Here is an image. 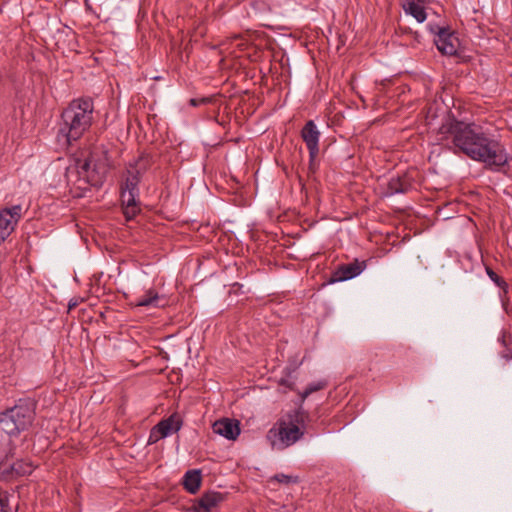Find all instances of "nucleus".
Wrapping results in <instances>:
<instances>
[{"label":"nucleus","instance_id":"1","mask_svg":"<svg viewBox=\"0 0 512 512\" xmlns=\"http://www.w3.org/2000/svg\"><path fill=\"white\" fill-rule=\"evenodd\" d=\"M439 133L442 140L450 141L454 153H463L490 168H499L508 163V155L503 146L488 137L474 123L448 118L441 125Z\"/></svg>","mask_w":512,"mask_h":512},{"label":"nucleus","instance_id":"2","mask_svg":"<svg viewBox=\"0 0 512 512\" xmlns=\"http://www.w3.org/2000/svg\"><path fill=\"white\" fill-rule=\"evenodd\" d=\"M93 112L94 105L90 99L73 100L62 112L58 141L69 145L81 138L92 125Z\"/></svg>","mask_w":512,"mask_h":512},{"label":"nucleus","instance_id":"3","mask_svg":"<svg viewBox=\"0 0 512 512\" xmlns=\"http://www.w3.org/2000/svg\"><path fill=\"white\" fill-rule=\"evenodd\" d=\"M34 416L32 406L22 401L0 413V446L9 448L12 439L32 425Z\"/></svg>","mask_w":512,"mask_h":512},{"label":"nucleus","instance_id":"4","mask_svg":"<svg viewBox=\"0 0 512 512\" xmlns=\"http://www.w3.org/2000/svg\"><path fill=\"white\" fill-rule=\"evenodd\" d=\"M304 436V415L297 410L279 419L267 433L272 448L284 450Z\"/></svg>","mask_w":512,"mask_h":512},{"label":"nucleus","instance_id":"5","mask_svg":"<svg viewBox=\"0 0 512 512\" xmlns=\"http://www.w3.org/2000/svg\"><path fill=\"white\" fill-rule=\"evenodd\" d=\"M149 165L148 157H139L127 167L126 176L121 186V201L127 219H132L140 211L138 206V184Z\"/></svg>","mask_w":512,"mask_h":512},{"label":"nucleus","instance_id":"6","mask_svg":"<svg viewBox=\"0 0 512 512\" xmlns=\"http://www.w3.org/2000/svg\"><path fill=\"white\" fill-rule=\"evenodd\" d=\"M182 427L181 417L174 413L168 418L161 420L154 426L149 435V443H155L162 438L177 433Z\"/></svg>","mask_w":512,"mask_h":512},{"label":"nucleus","instance_id":"7","mask_svg":"<svg viewBox=\"0 0 512 512\" xmlns=\"http://www.w3.org/2000/svg\"><path fill=\"white\" fill-rule=\"evenodd\" d=\"M34 465L27 460H17L11 465L0 464V480H8L13 477L26 476L33 472Z\"/></svg>","mask_w":512,"mask_h":512},{"label":"nucleus","instance_id":"8","mask_svg":"<svg viewBox=\"0 0 512 512\" xmlns=\"http://www.w3.org/2000/svg\"><path fill=\"white\" fill-rule=\"evenodd\" d=\"M435 44L437 46V49L443 55L447 56L456 55L460 46V42L457 36L447 29H440L435 39Z\"/></svg>","mask_w":512,"mask_h":512},{"label":"nucleus","instance_id":"9","mask_svg":"<svg viewBox=\"0 0 512 512\" xmlns=\"http://www.w3.org/2000/svg\"><path fill=\"white\" fill-rule=\"evenodd\" d=\"M301 136L305 142L311 158H314L319 151L318 143L320 132L318 131L314 121L309 120L301 131Z\"/></svg>","mask_w":512,"mask_h":512},{"label":"nucleus","instance_id":"10","mask_svg":"<svg viewBox=\"0 0 512 512\" xmlns=\"http://www.w3.org/2000/svg\"><path fill=\"white\" fill-rule=\"evenodd\" d=\"M213 431L228 440H235L240 434L239 422L229 418L217 420L213 424Z\"/></svg>","mask_w":512,"mask_h":512},{"label":"nucleus","instance_id":"11","mask_svg":"<svg viewBox=\"0 0 512 512\" xmlns=\"http://www.w3.org/2000/svg\"><path fill=\"white\" fill-rule=\"evenodd\" d=\"M365 267H366L365 262L364 261L360 262L358 260H354L351 263L341 265L334 272L333 280L334 281H346V280L352 279V278L358 276L359 274H361V272L365 269Z\"/></svg>","mask_w":512,"mask_h":512},{"label":"nucleus","instance_id":"12","mask_svg":"<svg viewBox=\"0 0 512 512\" xmlns=\"http://www.w3.org/2000/svg\"><path fill=\"white\" fill-rule=\"evenodd\" d=\"M221 501L222 496L220 493H206L193 506V512H212Z\"/></svg>","mask_w":512,"mask_h":512},{"label":"nucleus","instance_id":"13","mask_svg":"<svg viewBox=\"0 0 512 512\" xmlns=\"http://www.w3.org/2000/svg\"><path fill=\"white\" fill-rule=\"evenodd\" d=\"M403 9L413 16L419 23L426 20L425 0H403Z\"/></svg>","mask_w":512,"mask_h":512},{"label":"nucleus","instance_id":"14","mask_svg":"<svg viewBox=\"0 0 512 512\" xmlns=\"http://www.w3.org/2000/svg\"><path fill=\"white\" fill-rule=\"evenodd\" d=\"M166 300L163 296H160L154 289H148L143 296L135 302V306L138 307H164Z\"/></svg>","mask_w":512,"mask_h":512},{"label":"nucleus","instance_id":"15","mask_svg":"<svg viewBox=\"0 0 512 512\" xmlns=\"http://www.w3.org/2000/svg\"><path fill=\"white\" fill-rule=\"evenodd\" d=\"M184 488L191 494L196 493L201 485V473L199 470H189L183 477Z\"/></svg>","mask_w":512,"mask_h":512},{"label":"nucleus","instance_id":"16","mask_svg":"<svg viewBox=\"0 0 512 512\" xmlns=\"http://www.w3.org/2000/svg\"><path fill=\"white\" fill-rule=\"evenodd\" d=\"M410 187L406 177H392L388 182V195L405 193Z\"/></svg>","mask_w":512,"mask_h":512},{"label":"nucleus","instance_id":"17","mask_svg":"<svg viewBox=\"0 0 512 512\" xmlns=\"http://www.w3.org/2000/svg\"><path fill=\"white\" fill-rule=\"evenodd\" d=\"M325 385L326 383L322 381L308 385L307 388L300 394L301 399L305 400L311 393L323 389Z\"/></svg>","mask_w":512,"mask_h":512},{"label":"nucleus","instance_id":"18","mask_svg":"<svg viewBox=\"0 0 512 512\" xmlns=\"http://www.w3.org/2000/svg\"><path fill=\"white\" fill-rule=\"evenodd\" d=\"M271 480L277 481L278 483H282V484H290V483H297L298 477L281 473V474H276L273 478H271Z\"/></svg>","mask_w":512,"mask_h":512},{"label":"nucleus","instance_id":"19","mask_svg":"<svg viewBox=\"0 0 512 512\" xmlns=\"http://www.w3.org/2000/svg\"><path fill=\"white\" fill-rule=\"evenodd\" d=\"M487 274L490 277L491 280H493L495 283L500 285V278L499 276L491 269L487 268Z\"/></svg>","mask_w":512,"mask_h":512},{"label":"nucleus","instance_id":"20","mask_svg":"<svg viewBox=\"0 0 512 512\" xmlns=\"http://www.w3.org/2000/svg\"><path fill=\"white\" fill-rule=\"evenodd\" d=\"M204 102H206V100H205V99H200V100H197V99H191V100H190V104H191L192 106H197V105H199L200 103H204Z\"/></svg>","mask_w":512,"mask_h":512},{"label":"nucleus","instance_id":"21","mask_svg":"<svg viewBox=\"0 0 512 512\" xmlns=\"http://www.w3.org/2000/svg\"><path fill=\"white\" fill-rule=\"evenodd\" d=\"M0 512H4V502L0 500Z\"/></svg>","mask_w":512,"mask_h":512},{"label":"nucleus","instance_id":"22","mask_svg":"<svg viewBox=\"0 0 512 512\" xmlns=\"http://www.w3.org/2000/svg\"><path fill=\"white\" fill-rule=\"evenodd\" d=\"M74 306H76V303H70L69 304V309L73 308Z\"/></svg>","mask_w":512,"mask_h":512}]
</instances>
